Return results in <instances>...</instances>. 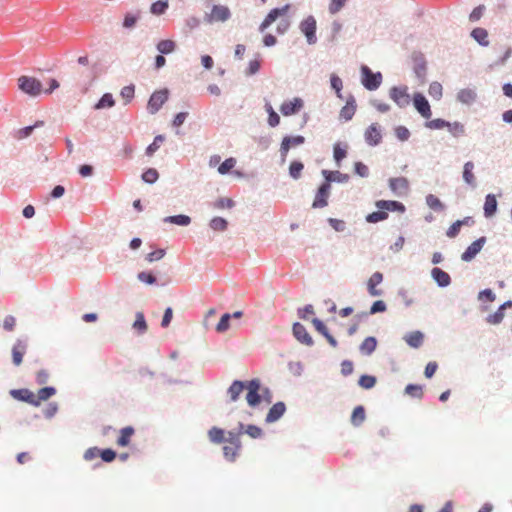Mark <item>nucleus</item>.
Masks as SVG:
<instances>
[{"label": "nucleus", "instance_id": "f257e3e1", "mask_svg": "<svg viewBox=\"0 0 512 512\" xmlns=\"http://www.w3.org/2000/svg\"><path fill=\"white\" fill-rule=\"evenodd\" d=\"M375 205L379 211L372 212L366 216V221L369 223H377L386 220L388 218L387 211L403 212L405 210L404 205L398 201L379 200Z\"/></svg>", "mask_w": 512, "mask_h": 512}, {"label": "nucleus", "instance_id": "f03ea898", "mask_svg": "<svg viewBox=\"0 0 512 512\" xmlns=\"http://www.w3.org/2000/svg\"><path fill=\"white\" fill-rule=\"evenodd\" d=\"M241 434L242 430L238 432L229 431L227 433L226 445L223 447V454L229 461H234L241 450Z\"/></svg>", "mask_w": 512, "mask_h": 512}, {"label": "nucleus", "instance_id": "7ed1b4c3", "mask_svg": "<svg viewBox=\"0 0 512 512\" xmlns=\"http://www.w3.org/2000/svg\"><path fill=\"white\" fill-rule=\"evenodd\" d=\"M18 87L24 93L34 97L42 92L41 82L34 77L21 76L18 79Z\"/></svg>", "mask_w": 512, "mask_h": 512}, {"label": "nucleus", "instance_id": "20e7f679", "mask_svg": "<svg viewBox=\"0 0 512 512\" xmlns=\"http://www.w3.org/2000/svg\"><path fill=\"white\" fill-rule=\"evenodd\" d=\"M361 75V82L367 90H376L382 83V74L380 72L373 73L367 66L361 67Z\"/></svg>", "mask_w": 512, "mask_h": 512}, {"label": "nucleus", "instance_id": "39448f33", "mask_svg": "<svg viewBox=\"0 0 512 512\" xmlns=\"http://www.w3.org/2000/svg\"><path fill=\"white\" fill-rule=\"evenodd\" d=\"M390 98L401 108L410 104V95L407 86L392 87L389 92Z\"/></svg>", "mask_w": 512, "mask_h": 512}, {"label": "nucleus", "instance_id": "423d86ee", "mask_svg": "<svg viewBox=\"0 0 512 512\" xmlns=\"http://www.w3.org/2000/svg\"><path fill=\"white\" fill-rule=\"evenodd\" d=\"M245 389H247L246 400L250 407H255L261 402L259 395L260 381L258 379H252L246 383Z\"/></svg>", "mask_w": 512, "mask_h": 512}, {"label": "nucleus", "instance_id": "0eeeda50", "mask_svg": "<svg viewBox=\"0 0 512 512\" xmlns=\"http://www.w3.org/2000/svg\"><path fill=\"white\" fill-rule=\"evenodd\" d=\"M300 30L306 36L309 44L316 43V20L313 16H308L300 23Z\"/></svg>", "mask_w": 512, "mask_h": 512}, {"label": "nucleus", "instance_id": "6e6552de", "mask_svg": "<svg viewBox=\"0 0 512 512\" xmlns=\"http://www.w3.org/2000/svg\"><path fill=\"white\" fill-rule=\"evenodd\" d=\"M304 142H305V138L301 135L294 136V137H289V136L284 137L281 142V146H280V154H281L282 161L284 162L286 160L287 154L292 147L299 146V145L303 144Z\"/></svg>", "mask_w": 512, "mask_h": 512}, {"label": "nucleus", "instance_id": "1a4fd4ad", "mask_svg": "<svg viewBox=\"0 0 512 512\" xmlns=\"http://www.w3.org/2000/svg\"><path fill=\"white\" fill-rule=\"evenodd\" d=\"M231 16V12L227 6L214 5L211 13L207 16V21L212 22H225Z\"/></svg>", "mask_w": 512, "mask_h": 512}, {"label": "nucleus", "instance_id": "9d476101", "mask_svg": "<svg viewBox=\"0 0 512 512\" xmlns=\"http://www.w3.org/2000/svg\"><path fill=\"white\" fill-rule=\"evenodd\" d=\"M168 99V91L167 90H160L154 92L149 101H148V110L150 113L154 114L156 113L162 105L167 101Z\"/></svg>", "mask_w": 512, "mask_h": 512}, {"label": "nucleus", "instance_id": "9b49d317", "mask_svg": "<svg viewBox=\"0 0 512 512\" xmlns=\"http://www.w3.org/2000/svg\"><path fill=\"white\" fill-rule=\"evenodd\" d=\"M290 8V5L286 4L281 8L272 9L262 23L259 26L260 32H264L276 19L280 16H284Z\"/></svg>", "mask_w": 512, "mask_h": 512}, {"label": "nucleus", "instance_id": "f8f14e48", "mask_svg": "<svg viewBox=\"0 0 512 512\" xmlns=\"http://www.w3.org/2000/svg\"><path fill=\"white\" fill-rule=\"evenodd\" d=\"M331 185L329 182L323 183L315 196L312 207L313 208H323L328 205V197L330 194Z\"/></svg>", "mask_w": 512, "mask_h": 512}, {"label": "nucleus", "instance_id": "ddd939ff", "mask_svg": "<svg viewBox=\"0 0 512 512\" xmlns=\"http://www.w3.org/2000/svg\"><path fill=\"white\" fill-rule=\"evenodd\" d=\"M413 103L416 110L420 113L422 117H424L425 119H429L431 117L432 112L430 104L421 93H416L414 95Z\"/></svg>", "mask_w": 512, "mask_h": 512}, {"label": "nucleus", "instance_id": "4468645a", "mask_svg": "<svg viewBox=\"0 0 512 512\" xmlns=\"http://www.w3.org/2000/svg\"><path fill=\"white\" fill-rule=\"evenodd\" d=\"M486 242L485 237H481L471 243L468 248L462 253L461 259L465 262L471 261L483 248Z\"/></svg>", "mask_w": 512, "mask_h": 512}, {"label": "nucleus", "instance_id": "2eb2a0df", "mask_svg": "<svg viewBox=\"0 0 512 512\" xmlns=\"http://www.w3.org/2000/svg\"><path fill=\"white\" fill-rule=\"evenodd\" d=\"M27 351V343L24 340L17 339L12 347V360L15 366H20L23 357Z\"/></svg>", "mask_w": 512, "mask_h": 512}, {"label": "nucleus", "instance_id": "dca6fc26", "mask_svg": "<svg viewBox=\"0 0 512 512\" xmlns=\"http://www.w3.org/2000/svg\"><path fill=\"white\" fill-rule=\"evenodd\" d=\"M302 107L303 100L301 98L296 97L293 100L285 101L280 106V111L284 116H290L298 113Z\"/></svg>", "mask_w": 512, "mask_h": 512}, {"label": "nucleus", "instance_id": "f3484780", "mask_svg": "<svg viewBox=\"0 0 512 512\" xmlns=\"http://www.w3.org/2000/svg\"><path fill=\"white\" fill-rule=\"evenodd\" d=\"M293 335L299 342H301L304 345L312 346L314 343L307 329L301 323H294Z\"/></svg>", "mask_w": 512, "mask_h": 512}, {"label": "nucleus", "instance_id": "a211bd4d", "mask_svg": "<svg viewBox=\"0 0 512 512\" xmlns=\"http://www.w3.org/2000/svg\"><path fill=\"white\" fill-rule=\"evenodd\" d=\"M364 136L366 142L371 146L379 144L382 139L381 131L377 124H371L366 129Z\"/></svg>", "mask_w": 512, "mask_h": 512}, {"label": "nucleus", "instance_id": "6ab92c4d", "mask_svg": "<svg viewBox=\"0 0 512 512\" xmlns=\"http://www.w3.org/2000/svg\"><path fill=\"white\" fill-rule=\"evenodd\" d=\"M389 187L395 194H404L409 187L408 180L405 177L391 178L389 180Z\"/></svg>", "mask_w": 512, "mask_h": 512}, {"label": "nucleus", "instance_id": "aec40b11", "mask_svg": "<svg viewBox=\"0 0 512 512\" xmlns=\"http://www.w3.org/2000/svg\"><path fill=\"white\" fill-rule=\"evenodd\" d=\"M383 281V274L380 272H375L369 278L367 287L368 292L371 296H380L382 294V290L377 289V285H379Z\"/></svg>", "mask_w": 512, "mask_h": 512}, {"label": "nucleus", "instance_id": "412c9836", "mask_svg": "<svg viewBox=\"0 0 512 512\" xmlns=\"http://www.w3.org/2000/svg\"><path fill=\"white\" fill-rule=\"evenodd\" d=\"M11 395L13 398L27 402L33 406H35L36 400H35V394L30 391L29 389H17L12 390Z\"/></svg>", "mask_w": 512, "mask_h": 512}, {"label": "nucleus", "instance_id": "4be33fe9", "mask_svg": "<svg viewBox=\"0 0 512 512\" xmlns=\"http://www.w3.org/2000/svg\"><path fill=\"white\" fill-rule=\"evenodd\" d=\"M285 410V404L283 402H277L270 408L266 416V422L272 423L277 421L284 414Z\"/></svg>", "mask_w": 512, "mask_h": 512}, {"label": "nucleus", "instance_id": "5701e85b", "mask_svg": "<svg viewBox=\"0 0 512 512\" xmlns=\"http://www.w3.org/2000/svg\"><path fill=\"white\" fill-rule=\"evenodd\" d=\"M431 275H432L433 279L441 287H446L451 282V278H450L449 274L440 268H433L431 271Z\"/></svg>", "mask_w": 512, "mask_h": 512}, {"label": "nucleus", "instance_id": "b1692460", "mask_svg": "<svg viewBox=\"0 0 512 512\" xmlns=\"http://www.w3.org/2000/svg\"><path fill=\"white\" fill-rule=\"evenodd\" d=\"M246 384L242 381L235 380L231 386L228 388V395L232 402H235L239 399L240 394L245 389Z\"/></svg>", "mask_w": 512, "mask_h": 512}, {"label": "nucleus", "instance_id": "393cba45", "mask_svg": "<svg viewBox=\"0 0 512 512\" xmlns=\"http://www.w3.org/2000/svg\"><path fill=\"white\" fill-rule=\"evenodd\" d=\"M404 340L410 347L419 348L423 343L424 335L420 331H414L405 335Z\"/></svg>", "mask_w": 512, "mask_h": 512}, {"label": "nucleus", "instance_id": "a878e982", "mask_svg": "<svg viewBox=\"0 0 512 512\" xmlns=\"http://www.w3.org/2000/svg\"><path fill=\"white\" fill-rule=\"evenodd\" d=\"M134 428L131 426H127L120 430L119 437L117 439V445L121 447H126L129 445L131 437L134 435Z\"/></svg>", "mask_w": 512, "mask_h": 512}, {"label": "nucleus", "instance_id": "bb28decb", "mask_svg": "<svg viewBox=\"0 0 512 512\" xmlns=\"http://www.w3.org/2000/svg\"><path fill=\"white\" fill-rule=\"evenodd\" d=\"M356 112V104L353 98L347 100L346 105L342 107L340 111V117L345 121H349L353 118Z\"/></svg>", "mask_w": 512, "mask_h": 512}, {"label": "nucleus", "instance_id": "cd10ccee", "mask_svg": "<svg viewBox=\"0 0 512 512\" xmlns=\"http://www.w3.org/2000/svg\"><path fill=\"white\" fill-rule=\"evenodd\" d=\"M208 438L212 443L220 444L222 442H226L227 437L225 436V431L223 429L214 426L208 431Z\"/></svg>", "mask_w": 512, "mask_h": 512}, {"label": "nucleus", "instance_id": "c85d7f7f", "mask_svg": "<svg viewBox=\"0 0 512 512\" xmlns=\"http://www.w3.org/2000/svg\"><path fill=\"white\" fill-rule=\"evenodd\" d=\"M43 125H44L43 121H37V122H35L34 125L18 129L14 133V138H16L17 140L25 139L32 134V132L34 131L35 128L42 127Z\"/></svg>", "mask_w": 512, "mask_h": 512}, {"label": "nucleus", "instance_id": "c756f323", "mask_svg": "<svg viewBox=\"0 0 512 512\" xmlns=\"http://www.w3.org/2000/svg\"><path fill=\"white\" fill-rule=\"evenodd\" d=\"M497 209V200L495 195L488 194L484 203V214L486 217H491L495 214Z\"/></svg>", "mask_w": 512, "mask_h": 512}, {"label": "nucleus", "instance_id": "7c9ffc66", "mask_svg": "<svg viewBox=\"0 0 512 512\" xmlns=\"http://www.w3.org/2000/svg\"><path fill=\"white\" fill-rule=\"evenodd\" d=\"M56 389L54 387L41 388L37 394H35V406H39L41 402L48 400L50 397L55 395Z\"/></svg>", "mask_w": 512, "mask_h": 512}, {"label": "nucleus", "instance_id": "2f4dec72", "mask_svg": "<svg viewBox=\"0 0 512 512\" xmlns=\"http://www.w3.org/2000/svg\"><path fill=\"white\" fill-rule=\"evenodd\" d=\"M377 346V340L375 337H367L363 340V342L360 345V352L364 355H370L372 354Z\"/></svg>", "mask_w": 512, "mask_h": 512}, {"label": "nucleus", "instance_id": "473e14b6", "mask_svg": "<svg viewBox=\"0 0 512 512\" xmlns=\"http://www.w3.org/2000/svg\"><path fill=\"white\" fill-rule=\"evenodd\" d=\"M471 36L480 45H482V46H488L489 45L488 32H487L486 29L480 28V27L475 28V29L472 30Z\"/></svg>", "mask_w": 512, "mask_h": 512}, {"label": "nucleus", "instance_id": "72a5a7b5", "mask_svg": "<svg viewBox=\"0 0 512 512\" xmlns=\"http://www.w3.org/2000/svg\"><path fill=\"white\" fill-rule=\"evenodd\" d=\"M473 169H474L473 162L469 161L464 164L463 179L468 185H471V186L475 185V176L473 173Z\"/></svg>", "mask_w": 512, "mask_h": 512}, {"label": "nucleus", "instance_id": "f704fd0d", "mask_svg": "<svg viewBox=\"0 0 512 512\" xmlns=\"http://www.w3.org/2000/svg\"><path fill=\"white\" fill-rule=\"evenodd\" d=\"M132 327L138 332V334H144L147 331L148 325L146 323L143 312L136 313V319Z\"/></svg>", "mask_w": 512, "mask_h": 512}, {"label": "nucleus", "instance_id": "c9c22d12", "mask_svg": "<svg viewBox=\"0 0 512 512\" xmlns=\"http://www.w3.org/2000/svg\"><path fill=\"white\" fill-rule=\"evenodd\" d=\"M366 418L365 410L363 406H357L354 408L351 415V423L354 426H360Z\"/></svg>", "mask_w": 512, "mask_h": 512}, {"label": "nucleus", "instance_id": "e433bc0d", "mask_svg": "<svg viewBox=\"0 0 512 512\" xmlns=\"http://www.w3.org/2000/svg\"><path fill=\"white\" fill-rule=\"evenodd\" d=\"M242 430V433H246L253 439L260 438L263 434V431L260 427L256 425H247L246 427L243 424H240L239 431Z\"/></svg>", "mask_w": 512, "mask_h": 512}, {"label": "nucleus", "instance_id": "4c0bfd02", "mask_svg": "<svg viewBox=\"0 0 512 512\" xmlns=\"http://www.w3.org/2000/svg\"><path fill=\"white\" fill-rule=\"evenodd\" d=\"M209 226L213 231L222 232L227 229L228 222L222 217H214L210 220Z\"/></svg>", "mask_w": 512, "mask_h": 512}, {"label": "nucleus", "instance_id": "58836bf2", "mask_svg": "<svg viewBox=\"0 0 512 512\" xmlns=\"http://www.w3.org/2000/svg\"><path fill=\"white\" fill-rule=\"evenodd\" d=\"M176 48V43L173 41V40H161L158 44H157V50L161 53V54H170L172 53Z\"/></svg>", "mask_w": 512, "mask_h": 512}, {"label": "nucleus", "instance_id": "ea45409f", "mask_svg": "<svg viewBox=\"0 0 512 512\" xmlns=\"http://www.w3.org/2000/svg\"><path fill=\"white\" fill-rule=\"evenodd\" d=\"M447 129L453 137L458 138V137H462L465 135V127L460 122H457V121L453 122V123L449 122L447 125Z\"/></svg>", "mask_w": 512, "mask_h": 512}, {"label": "nucleus", "instance_id": "a19ab883", "mask_svg": "<svg viewBox=\"0 0 512 512\" xmlns=\"http://www.w3.org/2000/svg\"><path fill=\"white\" fill-rule=\"evenodd\" d=\"M234 205L235 202L233 201V199L227 197H220L212 203L213 208L219 210L230 209L234 207Z\"/></svg>", "mask_w": 512, "mask_h": 512}, {"label": "nucleus", "instance_id": "79ce46f5", "mask_svg": "<svg viewBox=\"0 0 512 512\" xmlns=\"http://www.w3.org/2000/svg\"><path fill=\"white\" fill-rule=\"evenodd\" d=\"M165 222H169L172 224L187 226L190 224L191 219L186 215H176V216H168L164 219Z\"/></svg>", "mask_w": 512, "mask_h": 512}, {"label": "nucleus", "instance_id": "37998d69", "mask_svg": "<svg viewBox=\"0 0 512 512\" xmlns=\"http://www.w3.org/2000/svg\"><path fill=\"white\" fill-rule=\"evenodd\" d=\"M405 393L410 397L421 399L423 397V389L421 385L409 384L405 388Z\"/></svg>", "mask_w": 512, "mask_h": 512}, {"label": "nucleus", "instance_id": "c03bdc74", "mask_svg": "<svg viewBox=\"0 0 512 512\" xmlns=\"http://www.w3.org/2000/svg\"><path fill=\"white\" fill-rule=\"evenodd\" d=\"M114 104H115V102H114L112 94L106 93L97 102V104L95 105V109L110 108V107L114 106Z\"/></svg>", "mask_w": 512, "mask_h": 512}, {"label": "nucleus", "instance_id": "a18cd8bd", "mask_svg": "<svg viewBox=\"0 0 512 512\" xmlns=\"http://www.w3.org/2000/svg\"><path fill=\"white\" fill-rule=\"evenodd\" d=\"M165 137L163 135H157L154 138V141L147 147L146 154L148 156H152L161 146V144L164 142Z\"/></svg>", "mask_w": 512, "mask_h": 512}, {"label": "nucleus", "instance_id": "49530a36", "mask_svg": "<svg viewBox=\"0 0 512 512\" xmlns=\"http://www.w3.org/2000/svg\"><path fill=\"white\" fill-rule=\"evenodd\" d=\"M426 203L433 210L441 211L444 209V205L442 204L440 199L433 194H429L426 197Z\"/></svg>", "mask_w": 512, "mask_h": 512}, {"label": "nucleus", "instance_id": "de8ad7c7", "mask_svg": "<svg viewBox=\"0 0 512 512\" xmlns=\"http://www.w3.org/2000/svg\"><path fill=\"white\" fill-rule=\"evenodd\" d=\"M458 100L462 103L469 104L475 99L474 91L470 89H463L458 93Z\"/></svg>", "mask_w": 512, "mask_h": 512}, {"label": "nucleus", "instance_id": "09e8293b", "mask_svg": "<svg viewBox=\"0 0 512 512\" xmlns=\"http://www.w3.org/2000/svg\"><path fill=\"white\" fill-rule=\"evenodd\" d=\"M304 165L302 162L293 161L289 166V174L292 178L298 179L301 176Z\"/></svg>", "mask_w": 512, "mask_h": 512}, {"label": "nucleus", "instance_id": "8fccbe9b", "mask_svg": "<svg viewBox=\"0 0 512 512\" xmlns=\"http://www.w3.org/2000/svg\"><path fill=\"white\" fill-rule=\"evenodd\" d=\"M159 174L156 169L149 168L142 174V179L146 183L152 184L157 181Z\"/></svg>", "mask_w": 512, "mask_h": 512}, {"label": "nucleus", "instance_id": "3c124183", "mask_svg": "<svg viewBox=\"0 0 512 512\" xmlns=\"http://www.w3.org/2000/svg\"><path fill=\"white\" fill-rule=\"evenodd\" d=\"M375 384H376V378L374 376L363 375L359 379V385L365 389H370V388L374 387Z\"/></svg>", "mask_w": 512, "mask_h": 512}, {"label": "nucleus", "instance_id": "603ef678", "mask_svg": "<svg viewBox=\"0 0 512 512\" xmlns=\"http://www.w3.org/2000/svg\"><path fill=\"white\" fill-rule=\"evenodd\" d=\"M168 8V2L159 0L152 4L151 6V12L156 15H161L165 12V10Z\"/></svg>", "mask_w": 512, "mask_h": 512}, {"label": "nucleus", "instance_id": "864d4df0", "mask_svg": "<svg viewBox=\"0 0 512 512\" xmlns=\"http://www.w3.org/2000/svg\"><path fill=\"white\" fill-rule=\"evenodd\" d=\"M429 95L434 99H440L442 96V85L438 82H432L429 86Z\"/></svg>", "mask_w": 512, "mask_h": 512}, {"label": "nucleus", "instance_id": "5fc2aeb1", "mask_svg": "<svg viewBox=\"0 0 512 512\" xmlns=\"http://www.w3.org/2000/svg\"><path fill=\"white\" fill-rule=\"evenodd\" d=\"M448 123L449 122H447L443 119L437 118V119L428 121L426 123V127L429 129H433V130H438V129L447 128Z\"/></svg>", "mask_w": 512, "mask_h": 512}, {"label": "nucleus", "instance_id": "6e6d98bb", "mask_svg": "<svg viewBox=\"0 0 512 512\" xmlns=\"http://www.w3.org/2000/svg\"><path fill=\"white\" fill-rule=\"evenodd\" d=\"M330 82H331V87L335 90L337 96L339 98H342V95H341V90L343 87L342 80L337 75L332 74L331 78H330Z\"/></svg>", "mask_w": 512, "mask_h": 512}, {"label": "nucleus", "instance_id": "4d7b16f0", "mask_svg": "<svg viewBox=\"0 0 512 512\" xmlns=\"http://www.w3.org/2000/svg\"><path fill=\"white\" fill-rule=\"evenodd\" d=\"M503 318H504V310H502L499 307L496 312H494L493 314H490L487 317V322L495 325V324L501 323Z\"/></svg>", "mask_w": 512, "mask_h": 512}, {"label": "nucleus", "instance_id": "13d9d810", "mask_svg": "<svg viewBox=\"0 0 512 512\" xmlns=\"http://www.w3.org/2000/svg\"><path fill=\"white\" fill-rule=\"evenodd\" d=\"M346 1L347 0H331L328 7L330 14L334 15L338 13L345 6Z\"/></svg>", "mask_w": 512, "mask_h": 512}, {"label": "nucleus", "instance_id": "bf43d9fd", "mask_svg": "<svg viewBox=\"0 0 512 512\" xmlns=\"http://www.w3.org/2000/svg\"><path fill=\"white\" fill-rule=\"evenodd\" d=\"M235 164H236V160L234 158H228L218 167V172L220 174H226L232 168H234Z\"/></svg>", "mask_w": 512, "mask_h": 512}, {"label": "nucleus", "instance_id": "052dcab7", "mask_svg": "<svg viewBox=\"0 0 512 512\" xmlns=\"http://www.w3.org/2000/svg\"><path fill=\"white\" fill-rule=\"evenodd\" d=\"M231 319V315L226 313L224 315H222V317L220 318V321L218 322L217 326H216V330L218 332H225L228 330L229 328V321Z\"/></svg>", "mask_w": 512, "mask_h": 512}, {"label": "nucleus", "instance_id": "680f3d73", "mask_svg": "<svg viewBox=\"0 0 512 512\" xmlns=\"http://www.w3.org/2000/svg\"><path fill=\"white\" fill-rule=\"evenodd\" d=\"M333 154L335 161L339 164L346 157V148L341 147L340 144H335Z\"/></svg>", "mask_w": 512, "mask_h": 512}, {"label": "nucleus", "instance_id": "e2e57ef3", "mask_svg": "<svg viewBox=\"0 0 512 512\" xmlns=\"http://www.w3.org/2000/svg\"><path fill=\"white\" fill-rule=\"evenodd\" d=\"M16 319L12 315H8L3 320V328L4 330L11 332L15 329Z\"/></svg>", "mask_w": 512, "mask_h": 512}, {"label": "nucleus", "instance_id": "0e129e2a", "mask_svg": "<svg viewBox=\"0 0 512 512\" xmlns=\"http://www.w3.org/2000/svg\"><path fill=\"white\" fill-rule=\"evenodd\" d=\"M164 256H165V250L158 249L156 251L148 253L146 256V260L151 263V262L162 259Z\"/></svg>", "mask_w": 512, "mask_h": 512}, {"label": "nucleus", "instance_id": "69168bd1", "mask_svg": "<svg viewBox=\"0 0 512 512\" xmlns=\"http://www.w3.org/2000/svg\"><path fill=\"white\" fill-rule=\"evenodd\" d=\"M484 9L485 7L483 5L474 8L469 15V20L472 22L478 21L483 16Z\"/></svg>", "mask_w": 512, "mask_h": 512}, {"label": "nucleus", "instance_id": "338daca9", "mask_svg": "<svg viewBox=\"0 0 512 512\" xmlns=\"http://www.w3.org/2000/svg\"><path fill=\"white\" fill-rule=\"evenodd\" d=\"M134 86H125L121 89V96L126 100V102H129L134 97Z\"/></svg>", "mask_w": 512, "mask_h": 512}, {"label": "nucleus", "instance_id": "774afa93", "mask_svg": "<svg viewBox=\"0 0 512 512\" xmlns=\"http://www.w3.org/2000/svg\"><path fill=\"white\" fill-rule=\"evenodd\" d=\"M268 112H269V117H268L269 125L272 127L277 126L280 122L279 115L272 109L271 106L268 108Z\"/></svg>", "mask_w": 512, "mask_h": 512}]
</instances>
